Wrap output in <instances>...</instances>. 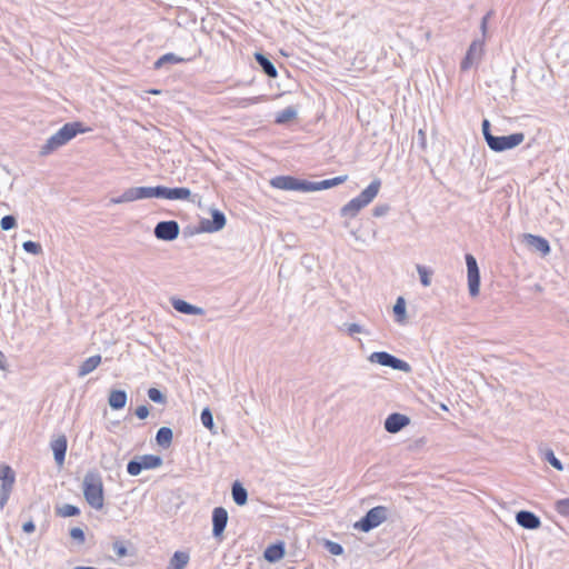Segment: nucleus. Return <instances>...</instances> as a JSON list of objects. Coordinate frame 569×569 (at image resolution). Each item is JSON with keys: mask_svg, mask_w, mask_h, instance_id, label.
I'll use <instances>...</instances> for the list:
<instances>
[{"mask_svg": "<svg viewBox=\"0 0 569 569\" xmlns=\"http://www.w3.org/2000/svg\"><path fill=\"white\" fill-rule=\"evenodd\" d=\"M231 495H232L233 501L238 506L246 505V502L248 500V492H247V489L239 481H236L232 485Z\"/></svg>", "mask_w": 569, "mask_h": 569, "instance_id": "nucleus-25", "label": "nucleus"}, {"mask_svg": "<svg viewBox=\"0 0 569 569\" xmlns=\"http://www.w3.org/2000/svg\"><path fill=\"white\" fill-rule=\"evenodd\" d=\"M80 513V510L78 507L73 505L66 503L62 507L57 509V515L60 517H74Z\"/></svg>", "mask_w": 569, "mask_h": 569, "instance_id": "nucleus-34", "label": "nucleus"}, {"mask_svg": "<svg viewBox=\"0 0 569 569\" xmlns=\"http://www.w3.org/2000/svg\"><path fill=\"white\" fill-rule=\"evenodd\" d=\"M79 126L80 123L78 122L66 123L46 141V143L41 147L40 154L48 156L54 150L64 146L80 131Z\"/></svg>", "mask_w": 569, "mask_h": 569, "instance_id": "nucleus-4", "label": "nucleus"}, {"mask_svg": "<svg viewBox=\"0 0 569 569\" xmlns=\"http://www.w3.org/2000/svg\"><path fill=\"white\" fill-rule=\"evenodd\" d=\"M162 458L156 455H143L132 459L127 465V471L130 476H138L144 469H156L162 465Z\"/></svg>", "mask_w": 569, "mask_h": 569, "instance_id": "nucleus-7", "label": "nucleus"}, {"mask_svg": "<svg viewBox=\"0 0 569 569\" xmlns=\"http://www.w3.org/2000/svg\"><path fill=\"white\" fill-rule=\"evenodd\" d=\"M517 523L529 530L538 529L541 526L540 518L531 511L520 510L516 515Z\"/></svg>", "mask_w": 569, "mask_h": 569, "instance_id": "nucleus-15", "label": "nucleus"}, {"mask_svg": "<svg viewBox=\"0 0 569 569\" xmlns=\"http://www.w3.org/2000/svg\"><path fill=\"white\" fill-rule=\"evenodd\" d=\"M200 419H201L202 425L207 429H209L211 432L216 433V431L213 430V428H214L213 416L209 408H204L201 411Z\"/></svg>", "mask_w": 569, "mask_h": 569, "instance_id": "nucleus-33", "label": "nucleus"}, {"mask_svg": "<svg viewBox=\"0 0 569 569\" xmlns=\"http://www.w3.org/2000/svg\"><path fill=\"white\" fill-rule=\"evenodd\" d=\"M183 61V58L176 56L174 53H166L161 56L156 62H154V69H161L166 64H176Z\"/></svg>", "mask_w": 569, "mask_h": 569, "instance_id": "nucleus-32", "label": "nucleus"}, {"mask_svg": "<svg viewBox=\"0 0 569 569\" xmlns=\"http://www.w3.org/2000/svg\"><path fill=\"white\" fill-rule=\"evenodd\" d=\"M0 480H1V488H10L12 489L13 483L16 481V475L14 471L11 469L8 465H2L0 467Z\"/></svg>", "mask_w": 569, "mask_h": 569, "instance_id": "nucleus-24", "label": "nucleus"}, {"mask_svg": "<svg viewBox=\"0 0 569 569\" xmlns=\"http://www.w3.org/2000/svg\"><path fill=\"white\" fill-rule=\"evenodd\" d=\"M389 510L387 507L378 506L371 508L365 517H362L355 527L363 532H369L380 526L388 518Z\"/></svg>", "mask_w": 569, "mask_h": 569, "instance_id": "nucleus-5", "label": "nucleus"}, {"mask_svg": "<svg viewBox=\"0 0 569 569\" xmlns=\"http://www.w3.org/2000/svg\"><path fill=\"white\" fill-rule=\"evenodd\" d=\"M381 181L375 179L358 197L351 199L340 209L342 217L355 218L361 209L367 207L377 197Z\"/></svg>", "mask_w": 569, "mask_h": 569, "instance_id": "nucleus-3", "label": "nucleus"}, {"mask_svg": "<svg viewBox=\"0 0 569 569\" xmlns=\"http://www.w3.org/2000/svg\"><path fill=\"white\" fill-rule=\"evenodd\" d=\"M168 187L157 186L151 187V198H163L167 199Z\"/></svg>", "mask_w": 569, "mask_h": 569, "instance_id": "nucleus-43", "label": "nucleus"}, {"mask_svg": "<svg viewBox=\"0 0 569 569\" xmlns=\"http://www.w3.org/2000/svg\"><path fill=\"white\" fill-rule=\"evenodd\" d=\"M467 273H468V289L471 297L479 295L480 289V271L476 258L468 253L466 254Z\"/></svg>", "mask_w": 569, "mask_h": 569, "instance_id": "nucleus-9", "label": "nucleus"}, {"mask_svg": "<svg viewBox=\"0 0 569 569\" xmlns=\"http://www.w3.org/2000/svg\"><path fill=\"white\" fill-rule=\"evenodd\" d=\"M410 423V419L401 413L395 412L385 420V429L389 433H397Z\"/></svg>", "mask_w": 569, "mask_h": 569, "instance_id": "nucleus-14", "label": "nucleus"}, {"mask_svg": "<svg viewBox=\"0 0 569 569\" xmlns=\"http://www.w3.org/2000/svg\"><path fill=\"white\" fill-rule=\"evenodd\" d=\"M254 59H256L257 63L260 66V68L262 69V71L268 77L276 78L278 76L277 68L274 67L272 61L268 57H266L263 53L256 52Z\"/></svg>", "mask_w": 569, "mask_h": 569, "instance_id": "nucleus-21", "label": "nucleus"}, {"mask_svg": "<svg viewBox=\"0 0 569 569\" xmlns=\"http://www.w3.org/2000/svg\"><path fill=\"white\" fill-rule=\"evenodd\" d=\"M556 510L565 516L569 517V498L560 499L556 502Z\"/></svg>", "mask_w": 569, "mask_h": 569, "instance_id": "nucleus-41", "label": "nucleus"}, {"mask_svg": "<svg viewBox=\"0 0 569 569\" xmlns=\"http://www.w3.org/2000/svg\"><path fill=\"white\" fill-rule=\"evenodd\" d=\"M261 101H264V97L263 96H258V97H252V98H243L240 100L239 102V106L241 107H247L249 104H256V103H259Z\"/></svg>", "mask_w": 569, "mask_h": 569, "instance_id": "nucleus-45", "label": "nucleus"}, {"mask_svg": "<svg viewBox=\"0 0 569 569\" xmlns=\"http://www.w3.org/2000/svg\"><path fill=\"white\" fill-rule=\"evenodd\" d=\"M7 367V358L2 351H0V369L4 370Z\"/></svg>", "mask_w": 569, "mask_h": 569, "instance_id": "nucleus-54", "label": "nucleus"}, {"mask_svg": "<svg viewBox=\"0 0 569 569\" xmlns=\"http://www.w3.org/2000/svg\"><path fill=\"white\" fill-rule=\"evenodd\" d=\"M482 51H483V42L480 40L472 41V43L470 44V47L467 51L465 59L461 62V69L462 70L470 69L472 64H475L476 62H478L480 60V58L482 56Z\"/></svg>", "mask_w": 569, "mask_h": 569, "instance_id": "nucleus-12", "label": "nucleus"}, {"mask_svg": "<svg viewBox=\"0 0 569 569\" xmlns=\"http://www.w3.org/2000/svg\"><path fill=\"white\" fill-rule=\"evenodd\" d=\"M418 137H419V143H420L421 149H425L426 148V133L422 129H420L418 131Z\"/></svg>", "mask_w": 569, "mask_h": 569, "instance_id": "nucleus-53", "label": "nucleus"}, {"mask_svg": "<svg viewBox=\"0 0 569 569\" xmlns=\"http://www.w3.org/2000/svg\"><path fill=\"white\" fill-rule=\"evenodd\" d=\"M101 363V356L94 355L86 359L79 367L78 377L83 378L84 376L91 373L93 370L98 368Z\"/></svg>", "mask_w": 569, "mask_h": 569, "instance_id": "nucleus-22", "label": "nucleus"}, {"mask_svg": "<svg viewBox=\"0 0 569 569\" xmlns=\"http://www.w3.org/2000/svg\"><path fill=\"white\" fill-rule=\"evenodd\" d=\"M0 224H1L2 230L8 231V230L13 229L17 226V219L13 216L8 214L1 219Z\"/></svg>", "mask_w": 569, "mask_h": 569, "instance_id": "nucleus-40", "label": "nucleus"}, {"mask_svg": "<svg viewBox=\"0 0 569 569\" xmlns=\"http://www.w3.org/2000/svg\"><path fill=\"white\" fill-rule=\"evenodd\" d=\"M180 228L177 221H160L154 227L153 233L157 239L163 241H172L178 238Z\"/></svg>", "mask_w": 569, "mask_h": 569, "instance_id": "nucleus-10", "label": "nucleus"}, {"mask_svg": "<svg viewBox=\"0 0 569 569\" xmlns=\"http://www.w3.org/2000/svg\"><path fill=\"white\" fill-rule=\"evenodd\" d=\"M191 196V191L188 188H168L167 199L169 200H187Z\"/></svg>", "mask_w": 569, "mask_h": 569, "instance_id": "nucleus-29", "label": "nucleus"}, {"mask_svg": "<svg viewBox=\"0 0 569 569\" xmlns=\"http://www.w3.org/2000/svg\"><path fill=\"white\" fill-rule=\"evenodd\" d=\"M22 530L26 533H32L36 530L34 522L32 520L27 521L26 523H23Z\"/></svg>", "mask_w": 569, "mask_h": 569, "instance_id": "nucleus-51", "label": "nucleus"}, {"mask_svg": "<svg viewBox=\"0 0 569 569\" xmlns=\"http://www.w3.org/2000/svg\"><path fill=\"white\" fill-rule=\"evenodd\" d=\"M348 176H338L332 179H326L322 181H308V192L320 191L325 189H330L332 187L339 186L346 182Z\"/></svg>", "mask_w": 569, "mask_h": 569, "instance_id": "nucleus-16", "label": "nucleus"}, {"mask_svg": "<svg viewBox=\"0 0 569 569\" xmlns=\"http://www.w3.org/2000/svg\"><path fill=\"white\" fill-rule=\"evenodd\" d=\"M481 130L488 147L495 152H502L513 149L525 140V134L522 132H516L501 137L493 136L490 130V122L487 119L482 121Z\"/></svg>", "mask_w": 569, "mask_h": 569, "instance_id": "nucleus-1", "label": "nucleus"}, {"mask_svg": "<svg viewBox=\"0 0 569 569\" xmlns=\"http://www.w3.org/2000/svg\"><path fill=\"white\" fill-rule=\"evenodd\" d=\"M148 397L156 403L164 405L167 402V397L157 388H150L148 390Z\"/></svg>", "mask_w": 569, "mask_h": 569, "instance_id": "nucleus-35", "label": "nucleus"}, {"mask_svg": "<svg viewBox=\"0 0 569 569\" xmlns=\"http://www.w3.org/2000/svg\"><path fill=\"white\" fill-rule=\"evenodd\" d=\"M491 13H492L491 11H490V12H488V13L482 18V20H481V26H480V28H481V31H482V33H483V34H486L488 20H489V18H490Z\"/></svg>", "mask_w": 569, "mask_h": 569, "instance_id": "nucleus-52", "label": "nucleus"}, {"mask_svg": "<svg viewBox=\"0 0 569 569\" xmlns=\"http://www.w3.org/2000/svg\"><path fill=\"white\" fill-rule=\"evenodd\" d=\"M325 547L326 549L331 553V555H335V556H340L342 555L343 552V548L340 543L338 542H335V541H331V540H326L325 542Z\"/></svg>", "mask_w": 569, "mask_h": 569, "instance_id": "nucleus-39", "label": "nucleus"}, {"mask_svg": "<svg viewBox=\"0 0 569 569\" xmlns=\"http://www.w3.org/2000/svg\"><path fill=\"white\" fill-rule=\"evenodd\" d=\"M347 326V332L352 336L355 333H363L366 330L358 323H349Z\"/></svg>", "mask_w": 569, "mask_h": 569, "instance_id": "nucleus-48", "label": "nucleus"}, {"mask_svg": "<svg viewBox=\"0 0 569 569\" xmlns=\"http://www.w3.org/2000/svg\"><path fill=\"white\" fill-rule=\"evenodd\" d=\"M523 239L529 247L541 252L543 256L550 252L549 242L545 238L531 233H525Z\"/></svg>", "mask_w": 569, "mask_h": 569, "instance_id": "nucleus-18", "label": "nucleus"}, {"mask_svg": "<svg viewBox=\"0 0 569 569\" xmlns=\"http://www.w3.org/2000/svg\"><path fill=\"white\" fill-rule=\"evenodd\" d=\"M170 301H171L173 309L180 313L197 315V316L204 315V310L202 308L193 306V305L187 302L186 300H182L179 298H172Z\"/></svg>", "mask_w": 569, "mask_h": 569, "instance_id": "nucleus-17", "label": "nucleus"}, {"mask_svg": "<svg viewBox=\"0 0 569 569\" xmlns=\"http://www.w3.org/2000/svg\"><path fill=\"white\" fill-rule=\"evenodd\" d=\"M136 200H138L137 188L132 187V188L127 189L121 196L111 198L110 202L118 204V203H124V202H132Z\"/></svg>", "mask_w": 569, "mask_h": 569, "instance_id": "nucleus-31", "label": "nucleus"}, {"mask_svg": "<svg viewBox=\"0 0 569 569\" xmlns=\"http://www.w3.org/2000/svg\"><path fill=\"white\" fill-rule=\"evenodd\" d=\"M286 553L284 543L279 541L266 548L263 557L268 562L274 563L283 558Z\"/></svg>", "mask_w": 569, "mask_h": 569, "instance_id": "nucleus-19", "label": "nucleus"}, {"mask_svg": "<svg viewBox=\"0 0 569 569\" xmlns=\"http://www.w3.org/2000/svg\"><path fill=\"white\" fill-rule=\"evenodd\" d=\"M545 459L557 470L563 469L561 461L555 456L552 450L549 449L545 452Z\"/></svg>", "mask_w": 569, "mask_h": 569, "instance_id": "nucleus-38", "label": "nucleus"}, {"mask_svg": "<svg viewBox=\"0 0 569 569\" xmlns=\"http://www.w3.org/2000/svg\"><path fill=\"white\" fill-rule=\"evenodd\" d=\"M70 537L73 539V540H77L79 543H83L84 542V532L81 528L79 527H74L70 530Z\"/></svg>", "mask_w": 569, "mask_h": 569, "instance_id": "nucleus-44", "label": "nucleus"}, {"mask_svg": "<svg viewBox=\"0 0 569 569\" xmlns=\"http://www.w3.org/2000/svg\"><path fill=\"white\" fill-rule=\"evenodd\" d=\"M368 360L372 363H378L383 367H390L395 370H399L406 373L411 371V366L408 362L386 351L372 352L369 356Z\"/></svg>", "mask_w": 569, "mask_h": 569, "instance_id": "nucleus-6", "label": "nucleus"}, {"mask_svg": "<svg viewBox=\"0 0 569 569\" xmlns=\"http://www.w3.org/2000/svg\"><path fill=\"white\" fill-rule=\"evenodd\" d=\"M393 313L396 321L400 325L407 321L406 300L403 297H398L393 306Z\"/></svg>", "mask_w": 569, "mask_h": 569, "instance_id": "nucleus-28", "label": "nucleus"}, {"mask_svg": "<svg viewBox=\"0 0 569 569\" xmlns=\"http://www.w3.org/2000/svg\"><path fill=\"white\" fill-rule=\"evenodd\" d=\"M226 226V217L223 212L218 209L211 210V219H202L200 221V229L204 232H217Z\"/></svg>", "mask_w": 569, "mask_h": 569, "instance_id": "nucleus-11", "label": "nucleus"}, {"mask_svg": "<svg viewBox=\"0 0 569 569\" xmlns=\"http://www.w3.org/2000/svg\"><path fill=\"white\" fill-rule=\"evenodd\" d=\"M112 549H113L114 553L120 558L126 557L128 555V549H127L124 542H122L120 540H116L113 542Z\"/></svg>", "mask_w": 569, "mask_h": 569, "instance_id": "nucleus-42", "label": "nucleus"}, {"mask_svg": "<svg viewBox=\"0 0 569 569\" xmlns=\"http://www.w3.org/2000/svg\"><path fill=\"white\" fill-rule=\"evenodd\" d=\"M189 555L183 551H176L171 557L167 569H184L189 562Z\"/></svg>", "mask_w": 569, "mask_h": 569, "instance_id": "nucleus-26", "label": "nucleus"}, {"mask_svg": "<svg viewBox=\"0 0 569 569\" xmlns=\"http://www.w3.org/2000/svg\"><path fill=\"white\" fill-rule=\"evenodd\" d=\"M173 432L169 427H161L156 435L157 443L162 448H169L171 446Z\"/></svg>", "mask_w": 569, "mask_h": 569, "instance_id": "nucleus-27", "label": "nucleus"}, {"mask_svg": "<svg viewBox=\"0 0 569 569\" xmlns=\"http://www.w3.org/2000/svg\"><path fill=\"white\" fill-rule=\"evenodd\" d=\"M127 392L124 390H111L108 403L113 410L122 409L127 403Z\"/></svg>", "mask_w": 569, "mask_h": 569, "instance_id": "nucleus-23", "label": "nucleus"}, {"mask_svg": "<svg viewBox=\"0 0 569 569\" xmlns=\"http://www.w3.org/2000/svg\"><path fill=\"white\" fill-rule=\"evenodd\" d=\"M138 200L151 198V187H136Z\"/></svg>", "mask_w": 569, "mask_h": 569, "instance_id": "nucleus-46", "label": "nucleus"}, {"mask_svg": "<svg viewBox=\"0 0 569 569\" xmlns=\"http://www.w3.org/2000/svg\"><path fill=\"white\" fill-rule=\"evenodd\" d=\"M67 446V438L63 435L59 436L56 440L51 442V449L53 451L54 460L59 466H61L64 461Z\"/></svg>", "mask_w": 569, "mask_h": 569, "instance_id": "nucleus-20", "label": "nucleus"}, {"mask_svg": "<svg viewBox=\"0 0 569 569\" xmlns=\"http://www.w3.org/2000/svg\"><path fill=\"white\" fill-rule=\"evenodd\" d=\"M389 211V206L388 204H380V206H376L373 208V216L375 217H382L385 216L387 212Z\"/></svg>", "mask_w": 569, "mask_h": 569, "instance_id": "nucleus-50", "label": "nucleus"}, {"mask_svg": "<svg viewBox=\"0 0 569 569\" xmlns=\"http://www.w3.org/2000/svg\"><path fill=\"white\" fill-rule=\"evenodd\" d=\"M134 413L139 419H146L149 416V408L146 405L139 406Z\"/></svg>", "mask_w": 569, "mask_h": 569, "instance_id": "nucleus-49", "label": "nucleus"}, {"mask_svg": "<svg viewBox=\"0 0 569 569\" xmlns=\"http://www.w3.org/2000/svg\"><path fill=\"white\" fill-rule=\"evenodd\" d=\"M83 496L88 505L96 509L103 508V483L102 478L97 471H88L83 478Z\"/></svg>", "mask_w": 569, "mask_h": 569, "instance_id": "nucleus-2", "label": "nucleus"}, {"mask_svg": "<svg viewBox=\"0 0 569 569\" xmlns=\"http://www.w3.org/2000/svg\"><path fill=\"white\" fill-rule=\"evenodd\" d=\"M270 184L280 190L308 192V181L291 176H277L270 180Z\"/></svg>", "mask_w": 569, "mask_h": 569, "instance_id": "nucleus-8", "label": "nucleus"}, {"mask_svg": "<svg viewBox=\"0 0 569 569\" xmlns=\"http://www.w3.org/2000/svg\"><path fill=\"white\" fill-rule=\"evenodd\" d=\"M22 248L26 252L32 253V254H39L42 252V248L40 243L28 240L22 243Z\"/></svg>", "mask_w": 569, "mask_h": 569, "instance_id": "nucleus-37", "label": "nucleus"}, {"mask_svg": "<svg viewBox=\"0 0 569 569\" xmlns=\"http://www.w3.org/2000/svg\"><path fill=\"white\" fill-rule=\"evenodd\" d=\"M228 522V512L222 507H216L212 511V535L213 537H220Z\"/></svg>", "mask_w": 569, "mask_h": 569, "instance_id": "nucleus-13", "label": "nucleus"}, {"mask_svg": "<svg viewBox=\"0 0 569 569\" xmlns=\"http://www.w3.org/2000/svg\"><path fill=\"white\" fill-rule=\"evenodd\" d=\"M11 490L12 489H10V488H1V490H0V509H3L4 506L7 505L10 493H11Z\"/></svg>", "mask_w": 569, "mask_h": 569, "instance_id": "nucleus-47", "label": "nucleus"}, {"mask_svg": "<svg viewBox=\"0 0 569 569\" xmlns=\"http://www.w3.org/2000/svg\"><path fill=\"white\" fill-rule=\"evenodd\" d=\"M417 271L420 276V281H421L422 286L429 287L431 284V278H430L431 272L428 271L427 268L421 264H417Z\"/></svg>", "mask_w": 569, "mask_h": 569, "instance_id": "nucleus-36", "label": "nucleus"}, {"mask_svg": "<svg viewBox=\"0 0 569 569\" xmlns=\"http://www.w3.org/2000/svg\"><path fill=\"white\" fill-rule=\"evenodd\" d=\"M297 109L295 107H287L277 113L276 123L284 124L293 120L297 117Z\"/></svg>", "mask_w": 569, "mask_h": 569, "instance_id": "nucleus-30", "label": "nucleus"}]
</instances>
